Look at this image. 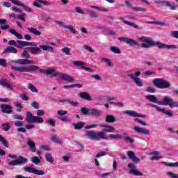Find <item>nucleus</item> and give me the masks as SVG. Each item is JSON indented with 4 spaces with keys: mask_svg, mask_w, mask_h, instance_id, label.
Wrapping results in <instances>:
<instances>
[{
    "mask_svg": "<svg viewBox=\"0 0 178 178\" xmlns=\"http://www.w3.org/2000/svg\"><path fill=\"white\" fill-rule=\"evenodd\" d=\"M11 69L15 72H21V73H33V72L37 73L38 72H40V73H44V74H47V76H51V77H56V76L59 74V72H56V71L54 70H43L37 65L19 67L12 66Z\"/></svg>",
    "mask_w": 178,
    "mask_h": 178,
    "instance_id": "f257e3e1",
    "label": "nucleus"
},
{
    "mask_svg": "<svg viewBox=\"0 0 178 178\" xmlns=\"http://www.w3.org/2000/svg\"><path fill=\"white\" fill-rule=\"evenodd\" d=\"M142 40L146 43H142L140 47L143 48H151V47H157L159 49H177V46L175 44H166L161 42H154L152 40H147V38H142Z\"/></svg>",
    "mask_w": 178,
    "mask_h": 178,
    "instance_id": "f03ea898",
    "label": "nucleus"
},
{
    "mask_svg": "<svg viewBox=\"0 0 178 178\" xmlns=\"http://www.w3.org/2000/svg\"><path fill=\"white\" fill-rule=\"evenodd\" d=\"M101 127H105L103 129L102 132L95 133L94 131H90V137L91 140H109V138L105 137V133H113L115 131V127L108 125V124H102Z\"/></svg>",
    "mask_w": 178,
    "mask_h": 178,
    "instance_id": "7ed1b4c3",
    "label": "nucleus"
},
{
    "mask_svg": "<svg viewBox=\"0 0 178 178\" xmlns=\"http://www.w3.org/2000/svg\"><path fill=\"white\" fill-rule=\"evenodd\" d=\"M154 86L156 88L160 90H165L166 88H170L172 87V83L170 81L164 80L161 78H156L152 81Z\"/></svg>",
    "mask_w": 178,
    "mask_h": 178,
    "instance_id": "20e7f679",
    "label": "nucleus"
},
{
    "mask_svg": "<svg viewBox=\"0 0 178 178\" xmlns=\"http://www.w3.org/2000/svg\"><path fill=\"white\" fill-rule=\"evenodd\" d=\"M26 121L27 123H44V118L40 116L33 115L30 111L26 112Z\"/></svg>",
    "mask_w": 178,
    "mask_h": 178,
    "instance_id": "39448f33",
    "label": "nucleus"
},
{
    "mask_svg": "<svg viewBox=\"0 0 178 178\" xmlns=\"http://www.w3.org/2000/svg\"><path fill=\"white\" fill-rule=\"evenodd\" d=\"M139 76H141V72L137 71L134 74H129L128 76L133 80L134 83L138 86V87H143L144 84L143 83V81L139 78Z\"/></svg>",
    "mask_w": 178,
    "mask_h": 178,
    "instance_id": "423d86ee",
    "label": "nucleus"
},
{
    "mask_svg": "<svg viewBox=\"0 0 178 178\" xmlns=\"http://www.w3.org/2000/svg\"><path fill=\"white\" fill-rule=\"evenodd\" d=\"M118 40L121 41V42H125V44L130 45V47H140L138 42H137V41L131 38L120 37L118 38Z\"/></svg>",
    "mask_w": 178,
    "mask_h": 178,
    "instance_id": "0eeeda50",
    "label": "nucleus"
},
{
    "mask_svg": "<svg viewBox=\"0 0 178 178\" xmlns=\"http://www.w3.org/2000/svg\"><path fill=\"white\" fill-rule=\"evenodd\" d=\"M24 170H25V172H28V173H33V175H36L37 176H44V175H45L44 171L37 170L29 165L25 166L24 168Z\"/></svg>",
    "mask_w": 178,
    "mask_h": 178,
    "instance_id": "6e6552de",
    "label": "nucleus"
},
{
    "mask_svg": "<svg viewBox=\"0 0 178 178\" xmlns=\"http://www.w3.org/2000/svg\"><path fill=\"white\" fill-rule=\"evenodd\" d=\"M37 47V43L34 42H26L23 40H17V44H16V48H19V49H22L24 48V47Z\"/></svg>",
    "mask_w": 178,
    "mask_h": 178,
    "instance_id": "1a4fd4ad",
    "label": "nucleus"
},
{
    "mask_svg": "<svg viewBox=\"0 0 178 178\" xmlns=\"http://www.w3.org/2000/svg\"><path fill=\"white\" fill-rule=\"evenodd\" d=\"M24 163H27V159L21 156L15 160L10 161L8 163V165H10V166H17L19 165H23Z\"/></svg>",
    "mask_w": 178,
    "mask_h": 178,
    "instance_id": "9d476101",
    "label": "nucleus"
},
{
    "mask_svg": "<svg viewBox=\"0 0 178 178\" xmlns=\"http://www.w3.org/2000/svg\"><path fill=\"white\" fill-rule=\"evenodd\" d=\"M149 106H152V108H155L158 112H162L164 115H166L169 118H172L173 116V111L170 110H165L163 108H161L159 106H156L154 104H149Z\"/></svg>",
    "mask_w": 178,
    "mask_h": 178,
    "instance_id": "9b49d317",
    "label": "nucleus"
},
{
    "mask_svg": "<svg viewBox=\"0 0 178 178\" xmlns=\"http://www.w3.org/2000/svg\"><path fill=\"white\" fill-rule=\"evenodd\" d=\"M128 168L131 169L129 170V173L131 175H134V176H144L143 172H138V170H137V166H136L133 163H129Z\"/></svg>",
    "mask_w": 178,
    "mask_h": 178,
    "instance_id": "f8f14e48",
    "label": "nucleus"
},
{
    "mask_svg": "<svg viewBox=\"0 0 178 178\" xmlns=\"http://www.w3.org/2000/svg\"><path fill=\"white\" fill-rule=\"evenodd\" d=\"M1 112L2 113H7L8 115H10L13 112V110L12 109V106L8 105V104H1Z\"/></svg>",
    "mask_w": 178,
    "mask_h": 178,
    "instance_id": "ddd939ff",
    "label": "nucleus"
},
{
    "mask_svg": "<svg viewBox=\"0 0 178 178\" xmlns=\"http://www.w3.org/2000/svg\"><path fill=\"white\" fill-rule=\"evenodd\" d=\"M124 114L128 115V116H131L132 118H146L145 115L139 114L137 112L131 110L124 111Z\"/></svg>",
    "mask_w": 178,
    "mask_h": 178,
    "instance_id": "4468645a",
    "label": "nucleus"
},
{
    "mask_svg": "<svg viewBox=\"0 0 178 178\" xmlns=\"http://www.w3.org/2000/svg\"><path fill=\"white\" fill-rule=\"evenodd\" d=\"M32 54V55H40L42 52V50L40 49V46L39 47H29L26 48Z\"/></svg>",
    "mask_w": 178,
    "mask_h": 178,
    "instance_id": "2eb2a0df",
    "label": "nucleus"
},
{
    "mask_svg": "<svg viewBox=\"0 0 178 178\" xmlns=\"http://www.w3.org/2000/svg\"><path fill=\"white\" fill-rule=\"evenodd\" d=\"M172 98L169 96H165L161 101H159V105H163L164 106H170V104L172 103Z\"/></svg>",
    "mask_w": 178,
    "mask_h": 178,
    "instance_id": "dca6fc26",
    "label": "nucleus"
},
{
    "mask_svg": "<svg viewBox=\"0 0 178 178\" xmlns=\"http://www.w3.org/2000/svg\"><path fill=\"white\" fill-rule=\"evenodd\" d=\"M134 130H135V131H137V133L143 134L144 136H147V134H149V129H147V128H141L139 127H134Z\"/></svg>",
    "mask_w": 178,
    "mask_h": 178,
    "instance_id": "f3484780",
    "label": "nucleus"
},
{
    "mask_svg": "<svg viewBox=\"0 0 178 178\" xmlns=\"http://www.w3.org/2000/svg\"><path fill=\"white\" fill-rule=\"evenodd\" d=\"M161 6H167L168 8H170L171 10H176L178 6H173L172 5V2L166 0H163L161 2Z\"/></svg>",
    "mask_w": 178,
    "mask_h": 178,
    "instance_id": "a211bd4d",
    "label": "nucleus"
},
{
    "mask_svg": "<svg viewBox=\"0 0 178 178\" xmlns=\"http://www.w3.org/2000/svg\"><path fill=\"white\" fill-rule=\"evenodd\" d=\"M3 54H17V49L12 46H8L4 49Z\"/></svg>",
    "mask_w": 178,
    "mask_h": 178,
    "instance_id": "6ab92c4d",
    "label": "nucleus"
},
{
    "mask_svg": "<svg viewBox=\"0 0 178 178\" xmlns=\"http://www.w3.org/2000/svg\"><path fill=\"white\" fill-rule=\"evenodd\" d=\"M120 20L124 23V24H127V26H130L131 27H133L134 29H136V30H140V26L133 22H129L124 18H120Z\"/></svg>",
    "mask_w": 178,
    "mask_h": 178,
    "instance_id": "aec40b11",
    "label": "nucleus"
},
{
    "mask_svg": "<svg viewBox=\"0 0 178 178\" xmlns=\"http://www.w3.org/2000/svg\"><path fill=\"white\" fill-rule=\"evenodd\" d=\"M146 99H148L150 102H153L154 104H157L159 105V101H158V98L156 96L154 95H148L146 96Z\"/></svg>",
    "mask_w": 178,
    "mask_h": 178,
    "instance_id": "412c9836",
    "label": "nucleus"
},
{
    "mask_svg": "<svg viewBox=\"0 0 178 178\" xmlns=\"http://www.w3.org/2000/svg\"><path fill=\"white\" fill-rule=\"evenodd\" d=\"M60 79H61V80H64V81H67V83H74V79L67 74H62L60 76Z\"/></svg>",
    "mask_w": 178,
    "mask_h": 178,
    "instance_id": "4be33fe9",
    "label": "nucleus"
},
{
    "mask_svg": "<svg viewBox=\"0 0 178 178\" xmlns=\"http://www.w3.org/2000/svg\"><path fill=\"white\" fill-rule=\"evenodd\" d=\"M78 97L81 98V99H86V101H90V94L87 92H81L78 94Z\"/></svg>",
    "mask_w": 178,
    "mask_h": 178,
    "instance_id": "5701e85b",
    "label": "nucleus"
},
{
    "mask_svg": "<svg viewBox=\"0 0 178 178\" xmlns=\"http://www.w3.org/2000/svg\"><path fill=\"white\" fill-rule=\"evenodd\" d=\"M86 124V122H79L77 123L72 124V126L74 129V130H81L83 127H84V125Z\"/></svg>",
    "mask_w": 178,
    "mask_h": 178,
    "instance_id": "b1692460",
    "label": "nucleus"
},
{
    "mask_svg": "<svg viewBox=\"0 0 178 178\" xmlns=\"http://www.w3.org/2000/svg\"><path fill=\"white\" fill-rule=\"evenodd\" d=\"M27 145L29 147L31 152H37V148L35 147V143L33 140H29Z\"/></svg>",
    "mask_w": 178,
    "mask_h": 178,
    "instance_id": "393cba45",
    "label": "nucleus"
},
{
    "mask_svg": "<svg viewBox=\"0 0 178 178\" xmlns=\"http://www.w3.org/2000/svg\"><path fill=\"white\" fill-rule=\"evenodd\" d=\"M105 120L106 123H115L116 122V117L112 115H107Z\"/></svg>",
    "mask_w": 178,
    "mask_h": 178,
    "instance_id": "a878e982",
    "label": "nucleus"
},
{
    "mask_svg": "<svg viewBox=\"0 0 178 178\" xmlns=\"http://www.w3.org/2000/svg\"><path fill=\"white\" fill-rule=\"evenodd\" d=\"M51 141H52V143H54V144H60L62 145L63 143L60 140V138L59 137H58V136L54 135L53 136H51L50 138Z\"/></svg>",
    "mask_w": 178,
    "mask_h": 178,
    "instance_id": "bb28decb",
    "label": "nucleus"
},
{
    "mask_svg": "<svg viewBox=\"0 0 178 178\" xmlns=\"http://www.w3.org/2000/svg\"><path fill=\"white\" fill-rule=\"evenodd\" d=\"M90 112L92 116L98 117V116H101V115H102V111L95 109V108L90 109Z\"/></svg>",
    "mask_w": 178,
    "mask_h": 178,
    "instance_id": "cd10ccee",
    "label": "nucleus"
},
{
    "mask_svg": "<svg viewBox=\"0 0 178 178\" xmlns=\"http://www.w3.org/2000/svg\"><path fill=\"white\" fill-rule=\"evenodd\" d=\"M9 33H11V34H13L18 40H23V35H20L19 33L16 32V30L15 29H9Z\"/></svg>",
    "mask_w": 178,
    "mask_h": 178,
    "instance_id": "c85d7f7f",
    "label": "nucleus"
},
{
    "mask_svg": "<svg viewBox=\"0 0 178 178\" xmlns=\"http://www.w3.org/2000/svg\"><path fill=\"white\" fill-rule=\"evenodd\" d=\"M40 49H42V51H49V52H54V47L49 45L41 44Z\"/></svg>",
    "mask_w": 178,
    "mask_h": 178,
    "instance_id": "c756f323",
    "label": "nucleus"
},
{
    "mask_svg": "<svg viewBox=\"0 0 178 178\" xmlns=\"http://www.w3.org/2000/svg\"><path fill=\"white\" fill-rule=\"evenodd\" d=\"M0 84L1 86H3V87H6L9 90H13V87H12L10 84L8 83L6 80L0 81Z\"/></svg>",
    "mask_w": 178,
    "mask_h": 178,
    "instance_id": "7c9ffc66",
    "label": "nucleus"
},
{
    "mask_svg": "<svg viewBox=\"0 0 178 178\" xmlns=\"http://www.w3.org/2000/svg\"><path fill=\"white\" fill-rule=\"evenodd\" d=\"M108 138L111 140H121V138H123V136L120 134H110Z\"/></svg>",
    "mask_w": 178,
    "mask_h": 178,
    "instance_id": "2f4dec72",
    "label": "nucleus"
},
{
    "mask_svg": "<svg viewBox=\"0 0 178 178\" xmlns=\"http://www.w3.org/2000/svg\"><path fill=\"white\" fill-rule=\"evenodd\" d=\"M34 63L31 60L29 59H19V65H30Z\"/></svg>",
    "mask_w": 178,
    "mask_h": 178,
    "instance_id": "473e14b6",
    "label": "nucleus"
},
{
    "mask_svg": "<svg viewBox=\"0 0 178 178\" xmlns=\"http://www.w3.org/2000/svg\"><path fill=\"white\" fill-rule=\"evenodd\" d=\"M29 33H32V34H34V35H40L41 34V32H40L35 28L33 27L29 28Z\"/></svg>",
    "mask_w": 178,
    "mask_h": 178,
    "instance_id": "72a5a7b5",
    "label": "nucleus"
},
{
    "mask_svg": "<svg viewBox=\"0 0 178 178\" xmlns=\"http://www.w3.org/2000/svg\"><path fill=\"white\" fill-rule=\"evenodd\" d=\"M41 161H42V157H40V159L37 156H34L32 158V162L35 165H40L41 163Z\"/></svg>",
    "mask_w": 178,
    "mask_h": 178,
    "instance_id": "f704fd0d",
    "label": "nucleus"
},
{
    "mask_svg": "<svg viewBox=\"0 0 178 178\" xmlns=\"http://www.w3.org/2000/svg\"><path fill=\"white\" fill-rule=\"evenodd\" d=\"M0 141L1 142V144H3V145L4 147H6V148H9V145L8 144V140H6V139H5V138H3L1 135H0Z\"/></svg>",
    "mask_w": 178,
    "mask_h": 178,
    "instance_id": "c9c22d12",
    "label": "nucleus"
},
{
    "mask_svg": "<svg viewBox=\"0 0 178 178\" xmlns=\"http://www.w3.org/2000/svg\"><path fill=\"white\" fill-rule=\"evenodd\" d=\"M63 27L64 29H66L67 30H70V31H71V33H72V34H76V31L74 30V28L73 27V26L63 25Z\"/></svg>",
    "mask_w": 178,
    "mask_h": 178,
    "instance_id": "e433bc0d",
    "label": "nucleus"
},
{
    "mask_svg": "<svg viewBox=\"0 0 178 178\" xmlns=\"http://www.w3.org/2000/svg\"><path fill=\"white\" fill-rule=\"evenodd\" d=\"M81 113H82V115H84L85 116H87L90 115V109L86 107H82L81 108Z\"/></svg>",
    "mask_w": 178,
    "mask_h": 178,
    "instance_id": "4c0bfd02",
    "label": "nucleus"
},
{
    "mask_svg": "<svg viewBox=\"0 0 178 178\" xmlns=\"http://www.w3.org/2000/svg\"><path fill=\"white\" fill-rule=\"evenodd\" d=\"M2 127H3V131H8V130H10V122H7V123H4L3 124H1Z\"/></svg>",
    "mask_w": 178,
    "mask_h": 178,
    "instance_id": "58836bf2",
    "label": "nucleus"
},
{
    "mask_svg": "<svg viewBox=\"0 0 178 178\" xmlns=\"http://www.w3.org/2000/svg\"><path fill=\"white\" fill-rule=\"evenodd\" d=\"M110 51H111L114 54H122V51H120V49L118 47H111L110 48Z\"/></svg>",
    "mask_w": 178,
    "mask_h": 178,
    "instance_id": "ea45409f",
    "label": "nucleus"
},
{
    "mask_svg": "<svg viewBox=\"0 0 178 178\" xmlns=\"http://www.w3.org/2000/svg\"><path fill=\"white\" fill-rule=\"evenodd\" d=\"M147 24H159L160 26H165V22H162L161 21H152V22H147Z\"/></svg>",
    "mask_w": 178,
    "mask_h": 178,
    "instance_id": "a19ab883",
    "label": "nucleus"
},
{
    "mask_svg": "<svg viewBox=\"0 0 178 178\" xmlns=\"http://www.w3.org/2000/svg\"><path fill=\"white\" fill-rule=\"evenodd\" d=\"M102 60L104 61L105 63H107L108 66H109L110 67H113V63H112L111 59L106 58H103Z\"/></svg>",
    "mask_w": 178,
    "mask_h": 178,
    "instance_id": "79ce46f5",
    "label": "nucleus"
},
{
    "mask_svg": "<svg viewBox=\"0 0 178 178\" xmlns=\"http://www.w3.org/2000/svg\"><path fill=\"white\" fill-rule=\"evenodd\" d=\"M28 88L29 90H31L32 92H38V90H37V88H35V86H34V85L31 83H29L28 85Z\"/></svg>",
    "mask_w": 178,
    "mask_h": 178,
    "instance_id": "37998d69",
    "label": "nucleus"
},
{
    "mask_svg": "<svg viewBox=\"0 0 178 178\" xmlns=\"http://www.w3.org/2000/svg\"><path fill=\"white\" fill-rule=\"evenodd\" d=\"M164 165H167V166L170 167H174V168H178V161L175 163H167V162H163Z\"/></svg>",
    "mask_w": 178,
    "mask_h": 178,
    "instance_id": "c03bdc74",
    "label": "nucleus"
},
{
    "mask_svg": "<svg viewBox=\"0 0 178 178\" xmlns=\"http://www.w3.org/2000/svg\"><path fill=\"white\" fill-rule=\"evenodd\" d=\"M132 9L136 12H147V8L143 7H132Z\"/></svg>",
    "mask_w": 178,
    "mask_h": 178,
    "instance_id": "a18cd8bd",
    "label": "nucleus"
},
{
    "mask_svg": "<svg viewBox=\"0 0 178 178\" xmlns=\"http://www.w3.org/2000/svg\"><path fill=\"white\" fill-rule=\"evenodd\" d=\"M14 104L16 106V108H18L17 109V112H21L22 109H23V106H22V104L19 102H15Z\"/></svg>",
    "mask_w": 178,
    "mask_h": 178,
    "instance_id": "49530a36",
    "label": "nucleus"
},
{
    "mask_svg": "<svg viewBox=\"0 0 178 178\" xmlns=\"http://www.w3.org/2000/svg\"><path fill=\"white\" fill-rule=\"evenodd\" d=\"M146 91L147 92H150L151 94H155L156 90L152 86H149L147 88Z\"/></svg>",
    "mask_w": 178,
    "mask_h": 178,
    "instance_id": "de8ad7c7",
    "label": "nucleus"
},
{
    "mask_svg": "<svg viewBox=\"0 0 178 178\" xmlns=\"http://www.w3.org/2000/svg\"><path fill=\"white\" fill-rule=\"evenodd\" d=\"M147 155L152 156H159L161 155V153L158 151H154V152L147 153Z\"/></svg>",
    "mask_w": 178,
    "mask_h": 178,
    "instance_id": "09e8293b",
    "label": "nucleus"
},
{
    "mask_svg": "<svg viewBox=\"0 0 178 178\" xmlns=\"http://www.w3.org/2000/svg\"><path fill=\"white\" fill-rule=\"evenodd\" d=\"M170 108H178V102H175L173 101V99H172L170 104Z\"/></svg>",
    "mask_w": 178,
    "mask_h": 178,
    "instance_id": "8fccbe9b",
    "label": "nucleus"
},
{
    "mask_svg": "<svg viewBox=\"0 0 178 178\" xmlns=\"http://www.w3.org/2000/svg\"><path fill=\"white\" fill-rule=\"evenodd\" d=\"M124 140L125 143H130V144H133L134 143V139L131 137H126Z\"/></svg>",
    "mask_w": 178,
    "mask_h": 178,
    "instance_id": "3c124183",
    "label": "nucleus"
},
{
    "mask_svg": "<svg viewBox=\"0 0 178 178\" xmlns=\"http://www.w3.org/2000/svg\"><path fill=\"white\" fill-rule=\"evenodd\" d=\"M90 16L91 17H92L93 19H97V18L99 17V15H98V13H97L94 11H90Z\"/></svg>",
    "mask_w": 178,
    "mask_h": 178,
    "instance_id": "603ef678",
    "label": "nucleus"
},
{
    "mask_svg": "<svg viewBox=\"0 0 178 178\" xmlns=\"http://www.w3.org/2000/svg\"><path fill=\"white\" fill-rule=\"evenodd\" d=\"M41 1H38V0H35V2L33 3V6H35L36 8H39L41 9L42 8V6H41Z\"/></svg>",
    "mask_w": 178,
    "mask_h": 178,
    "instance_id": "864d4df0",
    "label": "nucleus"
},
{
    "mask_svg": "<svg viewBox=\"0 0 178 178\" xmlns=\"http://www.w3.org/2000/svg\"><path fill=\"white\" fill-rule=\"evenodd\" d=\"M13 119L15 120H23V116L19 115V114H14L13 115Z\"/></svg>",
    "mask_w": 178,
    "mask_h": 178,
    "instance_id": "5fc2aeb1",
    "label": "nucleus"
},
{
    "mask_svg": "<svg viewBox=\"0 0 178 178\" xmlns=\"http://www.w3.org/2000/svg\"><path fill=\"white\" fill-rule=\"evenodd\" d=\"M129 159L131 161H133V162H135V163H140V159H138L137 156H129Z\"/></svg>",
    "mask_w": 178,
    "mask_h": 178,
    "instance_id": "6e6d98bb",
    "label": "nucleus"
},
{
    "mask_svg": "<svg viewBox=\"0 0 178 178\" xmlns=\"http://www.w3.org/2000/svg\"><path fill=\"white\" fill-rule=\"evenodd\" d=\"M8 63H6V60L4 58H0V66H3V67H6Z\"/></svg>",
    "mask_w": 178,
    "mask_h": 178,
    "instance_id": "4d7b16f0",
    "label": "nucleus"
},
{
    "mask_svg": "<svg viewBox=\"0 0 178 178\" xmlns=\"http://www.w3.org/2000/svg\"><path fill=\"white\" fill-rule=\"evenodd\" d=\"M90 77L92 79H95V80H98L99 81H102V77L98 74L91 75Z\"/></svg>",
    "mask_w": 178,
    "mask_h": 178,
    "instance_id": "13d9d810",
    "label": "nucleus"
},
{
    "mask_svg": "<svg viewBox=\"0 0 178 178\" xmlns=\"http://www.w3.org/2000/svg\"><path fill=\"white\" fill-rule=\"evenodd\" d=\"M134 120H135V122L140 123V124H142L143 126H148V124H147L145 122H144L138 118H135Z\"/></svg>",
    "mask_w": 178,
    "mask_h": 178,
    "instance_id": "bf43d9fd",
    "label": "nucleus"
},
{
    "mask_svg": "<svg viewBox=\"0 0 178 178\" xmlns=\"http://www.w3.org/2000/svg\"><path fill=\"white\" fill-rule=\"evenodd\" d=\"M62 51L65 55H70V49L69 47H64Z\"/></svg>",
    "mask_w": 178,
    "mask_h": 178,
    "instance_id": "052dcab7",
    "label": "nucleus"
},
{
    "mask_svg": "<svg viewBox=\"0 0 178 178\" xmlns=\"http://www.w3.org/2000/svg\"><path fill=\"white\" fill-rule=\"evenodd\" d=\"M22 58H26V59H30V54L27 51L24 50V52L22 54Z\"/></svg>",
    "mask_w": 178,
    "mask_h": 178,
    "instance_id": "680f3d73",
    "label": "nucleus"
},
{
    "mask_svg": "<svg viewBox=\"0 0 178 178\" xmlns=\"http://www.w3.org/2000/svg\"><path fill=\"white\" fill-rule=\"evenodd\" d=\"M39 148L44 149V151H51V149H49L47 145H41L39 146Z\"/></svg>",
    "mask_w": 178,
    "mask_h": 178,
    "instance_id": "e2e57ef3",
    "label": "nucleus"
},
{
    "mask_svg": "<svg viewBox=\"0 0 178 178\" xmlns=\"http://www.w3.org/2000/svg\"><path fill=\"white\" fill-rule=\"evenodd\" d=\"M44 123H49L50 126H52V127H55V121L52 119H49L47 121H45Z\"/></svg>",
    "mask_w": 178,
    "mask_h": 178,
    "instance_id": "0e129e2a",
    "label": "nucleus"
},
{
    "mask_svg": "<svg viewBox=\"0 0 178 178\" xmlns=\"http://www.w3.org/2000/svg\"><path fill=\"white\" fill-rule=\"evenodd\" d=\"M73 63L75 65V66H83V65H86V63L82 61H74Z\"/></svg>",
    "mask_w": 178,
    "mask_h": 178,
    "instance_id": "69168bd1",
    "label": "nucleus"
},
{
    "mask_svg": "<svg viewBox=\"0 0 178 178\" xmlns=\"http://www.w3.org/2000/svg\"><path fill=\"white\" fill-rule=\"evenodd\" d=\"M168 175L170 176L171 178H178V174H175L170 171L168 172Z\"/></svg>",
    "mask_w": 178,
    "mask_h": 178,
    "instance_id": "338daca9",
    "label": "nucleus"
},
{
    "mask_svg": "<svg viewBox=\"0 0 178 178\" xmlns=\"http://www.w3.org/2000/svg\"><path fill=\"white\" fill-rule=\"evenodd\" d=\"M42 20L43 22H45L46 23H49V22H51V17H47V16L44 15V16L42 17Z\"/></svg>",
    "mask_w": 178,
    "mask_h": 178,
    "instance_id": "774afa93",
    "label": "nucleus"
}]
</instances>
